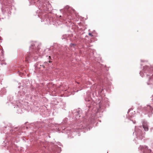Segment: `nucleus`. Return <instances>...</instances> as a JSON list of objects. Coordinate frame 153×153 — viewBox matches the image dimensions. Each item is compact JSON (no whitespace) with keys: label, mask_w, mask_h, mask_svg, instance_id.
Returning a JSON list of instances; mask_svg holds the SVG:
<instances>
[{"label":"nucleus","mask_w":153,"mask_h":153,"mask_svg":"<svg viewBox=\"0 0 153 153\" xmlns=\"http://www.w3.org/2000/svg\"><path fill=\"white\" fill-rule=\"evenodd\" d=\"M42 123L41 122H38L36 123H33V126L35 128H39L42 127Z\"/></svg>","instance_id":"nucleus-10"},{"label":"nucleus","mask_w":153,"mask_h":153,"mask_svg":"<svg viewBox=\"0 0 153 153\" xmlns=\"http://www.w3.org/2000/svg\"><path fill=\"white\" fill-rule=\"evenodd\" d=\"M19 129V128L18 127H12L10 129V133H11V134H13V132H14L18 130V129Z\"/></svg>","instance_id":"nucleus-11"},{"label":"nucleus","mask_w":153,"mask_h":153,"mask_svg":"<svg viewBox=\"0 0 153 153\" xmlns=\"http://www.w3.org/2000/svg\"><path fill=\"white\" fill-rule=\"evenodd\" d=\"M70 15V14H69ZM71 16L69 15L68 14H66L64 15L63 16V19L64 20H66V19H70L71 18Z\"/></svg>","instance_id":"nucleus-14"},{"label":"nucleus","mask_w":153,"mask_h":153,"mask_svg":"<svg viewBox=\"0 0 153 153\" xmlns=\"http://www.w3.org/2000/svg\"><path fill=\"white\" fill-rule=\"evenodd\" d=\"M139 110H140L138 112L141 114L142 113L144 114H147L148 117H151L153 113L152 112L153 111V107L151 105L148 104L144 106L143 107H141L139 108Z\"/></svg>","instance_id":"nucleus-7"},{"label":"nucleus","mask_w":153,"mask_h":153,"mask_svg":"<svg viewBox=\"0 0 153 153\" xmlns=\"http://www.w3.org/2000/svg\"><path fill=\"white\" fill-rule=\"evenodd\" d=\"M136 140V139H134V141H135V143H136V142H135Z\"/></svg>","instance_id":"nucleus-23"},{"label":"nucleus","mask_w":153,"mask_h":153,"mask_svg":"<svg viewBox=\"0 0 153 153\" xmlns=\"http://www.w3.org/2000/svg\"><path fill=\"white\" fill-rule=\"evenodd\" d=\"M49 50V48L44 49L43 51L40 48V44L39 42H32L29 47V51L25 55V61L28 62L36 60L39 56H42L46 54L45 51Z\"/></svg>","instance_id":"nucleus-1"},{"label":"nucleus","mask_w":153,"mask_h":153,"mask_svg":"<svg viewBox=\"0 0 153 153\" xmlns=\"http://www.w3.org/2000/svg\"><path fill=\"white\" fill-rule=\"evenodd\" d=\"M140 74L142 77H146V83L148 85H153V65L143 66V70L140 71ZM151 98L152 101L153 105V95Z\"/></svg>","instance_id":"nucleus-2"},{"label":"nucleus","mask_w":153,"mask_h":153,"mask_svg":"<svg viewBox=\"0 0 153 153\" xmlns=\"http://www.w3.org/2000/svg\"><path fill=\"white\" fill-rule=\"evenodd\" d=\"M10 13H11V12H10V11L8 12V14H10Z\"/></svg>","instance_id":"nucleus-27"},{"label":"nucleus","mask_w":153,"mask_h":153,"mask_svg":"<svg viewBox=\"0 0 153 153\" xmlns=\"http://www.w3.org/2000/svg\"><path fill=\"white\" fill-rule=\"evenodd\" d=\"M68 7L67 6V7H65V9H66L67 8H68Z\"/></svg>","instance_id":"nucleus-26"},{"label":"nucleus","mask_w":153,"mask_h":153,"mask_svg":"<svg viewBox=\"0 0 153 153\" xmlns=\"http://www.w3.org/2000/svg\"><path fill=\"white\" fill-rule=\"evenodd\" d=\"M68 121V119L67 118H65L64 120L63 121V122H62V123L63 124H65Z\"/></svg>","instance_id":"nucleus-17"},{"label":"nucleus","mask_w":153,"mask_h":153,"mask_svg":"<svg viewBox=\"0 0 153 153\" xmlns=\"http://www.w3.org/2000/svg\"><path fill=\"white\" fill-rule=\"evenodd\" d=\"M87 106L88 107V108L91 107H92L91 105H87Z\"/></svg>","instance_id":"nucleus-20"},{"label":"nucleus","mask_w":153,"mask_h":153,"mask_svg":"<svg viewBox=\"0 0 153 153\" xmlns=\"http://www.w3.org/2000/svg\"><path fill=\"white\" fill-rule=\"evenodd\" d=\"M130 111H128V113Z\"/></svg>","instance_id":"nucleus-31"},{"label":"nucleus","mask_w":153,"mask_h":153,"mask_svg":"<svg viewBox=\"0 0 153 153\" xmlns=\"http://www.w3.org/2000/svg\"><path fill=\"white\" fill-rule=\"evenodd\" d=\"M143 127L141 126H135L134 129V134L136 136L138 140H141L144 137L145 132L143 131V129L146 131L149 130L148 124L146 121L143 120L142 121Z\"/></svg>","instance_id":"nucleus-3"},{"label":"nucleus","mask_w":153,"mask_h":153,"mask_svg":"<svg viewBox=\"0 0 153 153\" xmlns=\"http://www.w3.org/2000/svg\"><path fill=\"white\" fill-rule=\"evenodd\" d=\"M13 97H10V98H9V102H7L10 103L9 105L12 106L14 108H16L17 109V113L18 114H21L23 113L25 111V109L23 108L24 105L22 104L21 101H17V100L15 101L14 100V101H12V99H13Z\"/></svg>","instance_id":"nucleus-5"},{"label":"nucleus","mask_w":153,"mask_h":153,"mask_svg":"<svg viewBox=\"0 0 153 153\" xmlns=\"http://www.w3.org/2000/svg\"><path fill=\"white\" fill-rule=\"evenodd\" d=\"M82 111L79 110H75L73 112V117H75L76 120L79 119Z\"/></svg>","instance_id":"nucleus-9"},{"label":"nucleus","mask_w":153,"mask_h":153,"mask_svg":"<svg viewBox=\"0 0 153 153\" xmlns=\"http://www.w3.org/2000/svg\"><path fill=\"white\" fill-rule=\"evenodd\" d=\"M130 120H131V121H132V122H133V123L134 124L135 123V121H133V120H131V119H130Z\"/></svg>","instance_id":"nucleus-21"},{"label":"nucleus","mask_w":153,"mask_h":153,"mask_svg":"<svg viewBox=\"0 0 153 153\" xmlns=\"http://www.w3.org/2000/svg\"><path fill=\"white\" fill-rule=\"evenodd\" d=\"M151 147L153 148V143L151 145ZM139 149H140L143 153H151L152 152V150L150 149H149L148 146H140L138 148ZM153 153V152H152Z\"/></svg>","instance_id":"nucleus-8"},{"label":"nucleus","mask_w":153,"mask_h":153,"mask_svg":"<svg viewBox=\"0 0 153 153\" xmlns=\"http://www.w3.org/2000/svg\"><path fill=\"white\" fill-rule=\"evenodd\" d=\"M89 35L91 36H93V35L91 33H89L88 34Z\"/></svg>","instance_id":"nucleus-19"},{"label":"nucleus","mask_w":153,"mask_h":153,"mask_svg":"<svg viewBox=\"0 0 153 153\" xmlns=\"http://www.w3.org/2000/svg\"><path fill=\"white\" fill-rule=\"evenodd\" d=\"M7 10H9V9H8V8H7Z\"/></svg>","instance_id":"nucleus-29"},{"label":"nucleus","mask_w":153,"mask_h":153,"mask_svg":"<svg viewBox=\"0 0 153 153\" xmlns=\"http://www.w3.org/2000/svg\"><path fill=\"white\" fill-rule=\"evenodd\" d=\"M67 11L68 12L69 11V10L68 9V10H67Z\"/></svg>","instance_id":"nucleus-30"},{"label":"nucleus","mask_w":153,"mask_h":153,"mask_svg":"<svg viewBox=\"0 0 153 153\" xmlns=\"http://www.w3.org/2000/svg\"><path fill=\"white\" fill-rule=\"evenodd\" d=\"M70 35L69 34H64L62 35L61 37V39H64L66 40H68V38L70 37Z\"/></svg>","instance_id":"nucleus-12"},{"label":"nucleus","mask_w":153,"mask_h":153,"mask_svg":"<svg viewBox=\"0 0 153 153\" xmlns=\"http://www.w3.org/2000/svg\"><path fill=\"white\" fill-rule=\"evenodd\" d=\"M86 101H88V102H89L90 101V100H89L88 99H87V100H86Z\"/></svg>","instance_id":"nucleus-25"},{"label":"nucleus","mask_w":153,"mask_h":153,"mask_svg":"<svg viewBox=\"0 0 153 153\" xmlns=\"http://www.w3.org/2000/svg\"><path fill=\"white\" fill-rule=\"evenodd\" d=\"M93 107L97 109V111L96 115L98 117H101L102 115V112H100L101 110L104 109L106 107H108L109 106V102L106 99L104 101H101L98 100V101L94 102L92 104Z\"/></svg>","instance_id":"nucleus-4"},{"label":"nucleus","mask_w":153,"mask_h":153,"mask_svg":"<svg viewBox=\"0 0 153 153\" xmlns=\"http://www.w3.org/2000/svg\"><path fill=\"white\" fill-rule=\"evenodd\" d=\"M141 62H144L145 61H143V60H141Z\"/></svg>","instance_id":"nucleus-24"},{"label":"nucleus","mask_w":153,"mask_h":153,"mask_svg":"<svg viewBox=\"0 0 153 153\" xmlns=\"http://www.w3.org/2000/svg\"><path fill=\"white\" fill-rule=\"evenodd\" d=\"M76 44H75L71 43L70 44V46L71 48L74 47L75 46H76Z\"/></svg>","instance_id":"nucleus-18"},{"label":"nucleus","mask_w":153,"mask_h":153,"mask_svg":"<svg viewBox=\"0 0 153 153\" xmlns=\"http://www.w3.org/2000/svg\"><path fill=\"white\" fill-rule=\"evenodd\" d=\"M6 92V89L3 88L0 91V94L1 95L5 94Z\"/></svg>","instance_id":"nucleus-15"},{"label":"nucleus","mask_w":153,"mask_h":153,"mask_svg":"<svg viewBox=\"0 0 153 153\" xmlns=\"http://www.w3.org/2000/svg\"><path fill=\"white\" fill-rule=\"evenodd\" d=\"M38 17H40V16L39 14H38Z\"/></svg>","instance_id":"nucleus-28"},{"label":"nucleus","mask_w":153,"mask_h":153,"mask_svg":"<svg viewBox=\"0 0 153 153\" xmlns=\"http://www.w3.org/2000/svg\"><path fill=\"white\" fill-rule=\"evenodd\" d=\"M99 87H97L95 91L96 92H98V94L102 92V90L100 89L99 90Z\"/></svg>","instance_id":"nucleus-16"},{"label":"nucleus","mask_w":153,"mask_h":153,"mask_svg":"<svg viewBox=\"0 0 153 153\" xmlns=\"http://www.w3.org/2000/svg\"><path fill=\"white\" fill-rule=\"evenodd\" d=\"M18 88H20V89L17 92L15 93V96H12L13 97V99H12V101H14V100H15V101L17 100V101H19V100H20V101H21L22 102V100L24 99L25 95L26 94L25 91H26V89L23 88V86H18ZM10 97L12 96H10L8 97V100L9 98H10Z\"/></svg>","instance_id":"nucleus-6"},{"label":"nucleus","mask_w":153,"mask_h":153,"mask_svg":"<svg viewBox=\"0 0 153 153\" xmlns=\"http://www.w3.org/2000/svg\"><path fill=\"white\" fill-rule=\"evenodd\" d=\"M8 127V126H5V128H7Z\"/></svg>","instance_id":"nucleus-22"},{"label":"nucleus","mask_w":153,"mask_h":153,"mask_svg":"<svg viewBox=\"0 0 153 153\" xmlns=\"http://www.w3.org/2000/svg\"><path fill=\"white\" fill-rule=\"evenodd\" d=\"M36 68H38L40 69L41 68H44L45 66L43 65H41L40 63H38L36 66Z\"/></svg>","instance_id":"nucleus-13"}]
</instances>
